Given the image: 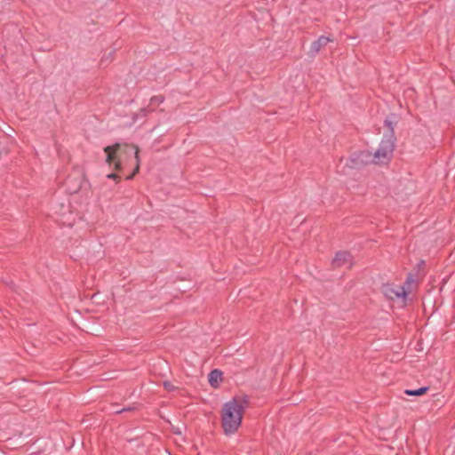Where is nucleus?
I'll use <instances>...</instances> for the list:
<instances>
[{
  "mask_svg": "<svg viewBox=\"0 0 455 455\" xmlns=\"http://www.w3.org/2000/svg\"><path fill=\"white\" fill-rule=\"evenodd\" d=\"M106 153V162L111 166L114 164L116 171L121 170V161L123 156L134 155L135 158L139 156V148L133 144L128 143H115L111 146L104 148Z\"/></svg>",
  "mask_w": 455,
  "mask_h": 455,
  "instance_id": "nucleus-2",
  "label": "nucleus"
},
{
  "mask_svg": "<svg viewBox=\"0 0 455 455\" xmlns=\"http://www.w3.org/2000/svg\"><path fill=\"white\" fill-rule=\"evenodd\" d=\"M134 176H135V175H134V173H132V174H130L129 176H127V178H126V179H127V180H132Z\"/></svg>",
  "mask_w": 455,
  "mask_h": 455,
  "instance_id": "nucleus-19",
  "label": "nucleus"
},
{
  "mask_svg": "<svg viewBox=\"0 0 455 455\" xmlns=\"http://www.w3.org/2000/svg\"><path fill=\"white\" fill-rule=\"evenodd\" d=\"M415 276L416 274L409 273L404 282V284L403 285L405 287V290L409 291V293L411 291V285L417 283Z\"/></svg>",
  "mask_w": 455,
  "mask_h": 455,
  "instance_id": "nucleus-12",
  "label": "nucleus"
},
{
  "mask_svg": "<svg viewBox=\"0 0 455 455\" xmlns=\"http://www.w3.org/2000/svg\"><path fill=\"white\" fill-rule=\"evenodd\" d=\"M399 122V116L396 114L391 113L384 120V127L387 129V132L385 133L384 137H389L395 135V127Z\"/></svg>",
  "mask_w": 455,
  "mask_h": 455,
  "instance_id": "nucleus-9",
  "label": "nucleus"
},
{
  "mask_svg": "<svg viewBox=\"0 0 455 455\" xmlns=\"http://www.w3.org/2000/svg\"><path fill=\"white\" fill-rule=\"evenodd\" d=\"M222 376L223 372L219 369H214L211 371V372L208 375V380L210 385L214 388L218 387L223 379Z\"/></svg>",
  "mask_w": 455,
  "mask_h": 455,
  "instance_id": "nucleus-10",
  "label": "nucleus"
},
{
  "mask_svg": "<svg viewBox=\"0 0 455 455\" xmlns=\"http://www.w3.org/2000/svg\"><path fill=\"white\" fill-rule=\"evenodd\" d=\"M164 387L167 391H173L176 389L175 386L172 385L170 381H164Z\"/></svg>",
  "mask_w": 455,
  "mask_h": 455,
  "instance_id": "nucleus-16",
  "label": "nucleus"
},
{
  "mask_svg": "<svg viewBox=\"0 0 455 455\" xmlns=\"http://www.w3.org/2000/svg\"><path fill=\"white\" fill-rule=\"evenodd\" d=\"M246 403H248L246 397L243 399L234 397L224 403L221 409V424L226 435L235 433L241 426Z\"/></svg>",
  "mask_w": 455,
  "mask_h": 455,
  "instance_id": "nucleus-1",
  "label": "nucleus"
},
{
  "mask_svg": "<svg viewBox=\"0 0 455 455\" xmlns=\"http://www.w3.org/2000/svg\"><path fill=\"white\" fill-rule=\"evenodd\" d=\"M352 259L353 257L348 251H339L336 253L331 264L335 268L341 267L346 264H349L350 267L353 264Z\"/></svg>",
  "mask_w": 455,
  "mask_h": 455,
  "instance_id": "nucleus-7",
  "label": "nucleus"
},
{
  "mask_svg": "<svg viewBox=\"0 0 455 455\" xmlns=\"http://www.w3.org/2000/svg\"><path fill=\"white\" fill-rule=\"evenodd\" d=\"M86 182L84 173L80 172H74L68 176L65 185L68 193L76 194L86 184Z\"/></svg>",
  "mask_w": 455,
  "mask_h": 455,
  "instance_id": "nucleus-4",
  "label": "nucleus"
},
{
  "mask_svg": "<svg viewBox=\"0 0 455 455\" xmlns=\"http://www.w3.org/2000/svg\"><path fill=\"white\" fill-rule=\"evenodd\" d=\"M135 160H136V165H135V168L133 169V172H132V173H134V175L137 172H139V170H140V156H138V158H135Z\"/></svg>",
  "mask_w": 455,
  "mask_h": 455,
  "instance_id": "nucleus-17",
  "label": "nucleus"
},
{
  "mask_svg": "<svg viewBox=\"0 0 455 455\" xmlns=\"http://www.w3.org/2000/svg\"><path fill=\"white\" fill-rule=\"evenodd\" d=\"M135 410H137L136 406L132 405V406H128V407H125V408H122L120 410H116V413L119 414V413L126 412V411H134Z\"/></svg>",
  "mask_w": 455,
  "mask_h": 455,
  "instance_id": "nucleus-14",
  "label": "nucleus"
},
{
  "mask_svg": "<svg viewBox=\"0 0 455 455\" xmlns=\"http://www.w3.org/2000/svg\"><path fill=\"white\" fill-rule=\"evenodd\" d=\"M396 137L390 135L384 137L380 141L379 148L376 150L374 156L379 161L389 160L393 156L395 147Z\"/></svg>",
  "mask_w": 455,
  "mask_h": 455,
  "instance_id": "nucleus-3",
  "label": "nucleus"
},
{
  "mask_svg": "<svg viewBox=\"0 0 455 455\" xmlns=\"http://www.w3.org/2000/svg\"><path fill=\"white\" fill-rule=\"evenodd\" d=\"M368 157L369 155L363 151L355 152L350 156L347 165L351 169H360L368 163Z\"/></svg>",
  "mask_w": 455,
  "mask_h": 455,
  "instance_id": "nucleus-6",
  "label": "nucleus"
},
{
  "mask_svg": "<svg viewBox=\"0 0 455 455\" xmlns=\"http://www.w3.org/2000/svg\"><path fill=\"white\" fill-rule=\"evenodd\" d=\"M428 387H422L417 389H405L404 394L410 396H419L427 393Z\"/></svg>",
  "mask_w": 455,
  "mask_h": 455,
  "instance_id": "nucleus-11",
  "label": "nucleus"
},
{
  "mask_svg": "<svg viewBox=\"0 0 455 455\" xmlns=\"http://www.w3.org/2000/svg\"><path fill=\"white\" fill-rule=\"evenodd\" d=\"M425 267V261L424 260H420L417 265L416 267H414V274H416V275H418L419 272L423 269Z\"/></svg>",
  "mask_w": 455,
  "mask_h": 455,
  "instance_id": "nucleus-15",
  "label": "nucleus"
},
{
  "mask_svg": "<svg viewBox=\"0 0 455 455\" xmlns=\"http://www.w3.org/2000/svg\"><path fill=\"white\" fill-rule=\"evenodd\" d=\"M381 291L386 298L388 299L394 300L395 299L403 298L405 299L409 293L408 290H405L404 286L399 287V289H395L392 284H383L381 288Z\"/></svg>",
  "mask_w": 455,
  "mask_h": 455,
  "instance_id": "nucleus-5",
  "label": "nucleus"
},
{
  "mask_svg": "<svg viewBox=\"0 0 455 455\" xmlns=\"http://www.w3.org/2000/svg\"><path fill=\"white\" fill-rule=\"evenodd\" d=\"M107 178L114 180H116V181H118L120 180V176H118L116 173H109V174L107 175Z\"/></svg>",
  "mask_w": 455,
  "mask_h": 455,
  "instance_id": "nucleus-18",
  "label": "nucleus"
},
{
  "mask_svg": "<svg viewBox=\"0 0 455 455\" xmlns=\"http://www.w3.org/2000/svg\"><path fill=\"white\" fill-rule=\"evenodd\" d=\"M164 101V97L163 95H156L150 99L149 106L156 107L162 104Z\"/></svg>",
  "mask_w": 455,
  "mask_h": 455,
  "instance_id": "nucleus-13",
  "label": "nucleus"
},
{
  "mask_svg": "<svg viewBox=\"0 0 455 455\" xmlns=\"http://www.w3.org/2000/svg\"><path fill=\"white\" fill-rule=\"evenodd\" d=\"M332 41H333V39L329 36H319L317 38V40L314 41L311 44L308 54L311 57H315L323 47H324L325 45H327L328 43L332 42Z\"/></svg>",
  "mask_w": 455,
  "mask_h": 455,
  "instance_id": "nucleus-8",
  "label": "nucleus"
}]
</instances>
